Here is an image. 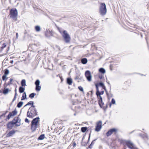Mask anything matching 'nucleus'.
<instances>
[{
	"instance_id": "nucleus-1",
	"label": "nucleus",
	"mask_w": 149,
	"mask_h": 149,
	"mask_svg": "<svg viewBox=\"0 0 149 149\" xmlns=\"http://www.w3.org/2000/svg\"><path fill=\"white\" fill-rule=\"evenodd\" d=\"M38 112L35 106L30 107L28 109L27 113V117L33 118L35 116L38 115Z\"/></svg>"
},
{
	"instance_id": "nucleus-2",
	"label": "nucleus",
	"mask_w": 149,
	"mask_h": 149,
	"mask_svg": "<svg viewBox=\"0 0 149 149\" xmlns=\"http://www.w3.org/2000/svg\"><path fill=\"white\" fill-rule=\"evenodd\" d=\"M40 118L38 117L33 119L31 122V129L32 132H33L36 131L38 123L39 122Z\"/></svg>"
},
{
	"instance_id": "nucleus-3",
	"label": "nucleus",
	"mask_w": 149,
	"mask_h": 149,
	"mask_svg": "<svg viewBox=\"0 0 149 149\" xmlns=\"http://www.w3.org/2000/svg\"><path fill=\"white\" fill-rule=\"evenodd\" d=\"M17 15L18 12L16 8L14 9H12L10 10L9 15L10 17L12 18L14 21H17Z\"/></svg>"
},
{
	"instance_id": "nucleus-4",
	"label": "nucleus",
	"mask_w": 149,
	"mask_h": 149,
	"mask_svg": "<svg viewBox=\"0 0 149 149\" xmlns=\"http://www.w3.org/2000/svg\"><path fill=\"white\" fill-rule=\"evenodd\" d=\"M107 12L106 6L104 3H102L100 7L99 12L102 15H106Z\"/></svg>"
},
{
	"instance_id": "nucleus-5",
	"label": "nucleus",
	"mask_w": 149,
	"mask_h": 149,
	"mask_svg": "<svg viewBox=\"0 0 149 149\" xmlns=\"http://www.w3.org/2000/svg\"><path fill=\"white\" fill-rule=\"evenodd\" d=\"M17 123V121L16 122H15L13 120L12 121L9 122L7 124V128L9 129H11L15 125L17 126H19L20 125H18L16 123Z\"/></svg>"
},
{
	"instance_id": "nucleus-6",
	"label": "nucleus",
	"mask_w": 149,
	"mask_h": 149,
	"mask_svg": "<svg viewBox=\"0 0 149 149\" xmlns=\"http://www.w3.org/2000/svg\"><path fill=\"white\" fill-rule=\"evenodd\" d=\"M17 111L15 109L12 112H10L7 116L6 119L9 120L12 117L16 115L17 113Z\"/></svg>"
},
{
	"instance_id": "nucleus-7",
	"label": "nucleus",
	"mask_w": 149,
	"mask_h": 149,
	"mask_svg": "<svg viewBox=\"0 0 149 149\" xmlns=\"http://www.w3.org/2000/svg\"><path fill=\"white\" fill-rule=\"evenodd\" d=\"M85 76L88 81H90L91 80L92 76L89 70H87L85 72Z\"/></svg>"
},
{
	"instance_id": "nucleus-8",
	"label": "nucleus",
	"mask_w": 149,
	"mask_h": 149,
	"mask_svg": "<svg viewBox=\"0 0 149 149\" xmlns=\"http://www.w3.org/2000/svg\"><path fill=\"white\" fill-rule=\"evenodd\" d=\"M102 127V122L99 121L97 123L95 129V130L97 132L99 131Z\"/></svg>"
},
{
	"instance_id": "nucleus-9",
	"label": "nucleus",
	"mask_w": 149,
	"mask_h": 149,
	"mask_svg": "<svg viewBox=\"0 0 149 149\" xmlns=\"http://www.w3.org/2000/svg\"><path fill=\"white\" fill-rule=\"evenodd\" d=\"M117 131V130L115 128H113L110 129L106 133V135L107 136H110L113 132H116Z\"/></svg>"
},
{
	"instance_id": "nucleus-10",
	"label": "nucleus",
	"mask_w": 149,
	"mask_h": 149,
	"mask_svg": "<svg viewBox=\"0 0 149 149\" xmlns=\"http://www.w3.org/2000/svg\"><path fill=\"white\" fill-rule=\"evenodd\" d=\"M57 28L59 31L62 35L63 38L64 40L65 41V30H63L61 28H60L59 27H57Z\"/></svg>"
},
{
	"instance_id": "nucleus-11",
	"label": "nucleus",
	"mask_w": 149,
	"mask_h": 149,
	"mask_svg": "<svg viewBox=\"0 0 149 149\" xmlns=\"http://www.w3.org/2000/svg\"><path fill=\"white\" fill-rule=\"evenodd\" d=\"M16 131L12 130L10 131L6 135V137H10L13 136L15 132Z\"/></svg>"
},
{
	"instance_id": "nucleus-12",
	"label": "nucleus",
	"mask_w": 149,
	"mask_h": 149,
	"mask_svg": "<svg viewBox=\"0 0 149 149\" xmlns=\"http://www.w3.org/2000/svg\"><path fill=\"white\" fill-rule=\"evenodd\" d=\"M71 38L70 35L66 33V43H69L70 42Z\"/></svg>"
},
{
	"instance_id": "nucleus-13",
	"label": "nucleus",
	"mask_w": 149,
	"mask_h": 149,
	"mask_svg": "<svg viewBox=\"0 0 149 149\" xmlns=\"http://www.w3.org/2000/svg\"><path fill=\"white\" fill-rule=\"evenodd\" d=\"M72 79L70 77H68L67 78V83L69 85L72 84Z\"/></svg>"
},
{
	"instance_id": "nucleus-14",
	"label": "nucleus",
	"mask_w": 149,
	"mask_h": 149,
	"mask_svg": "<svg viewBox=\"0 0 149 149\" xmlns=\"http://www.w3.org/2000/svg\"><path fill=\"white\" fill-rule=\"evenodd\" d=\"M88 62V60L86 58H83L81 59V62L83 64H86Z\"/></svg>"
},
{
	"instance_id": "nucleus-15",
	"label": "nucleus",
	"mask_w": 149,
	"mask_h": 149,
	"mask_svg": "<svg viewBox=\"0 0 149 149\" xmlns=\"http://www.w3.org/2000/svg\"><path fill=\"white\" fill-rule=\"evenodd\" d=\"M10 91V90H9L8 88H4L3 91V93L4 94H6L8 93L9 91Z\"/></svg>"
},
{
	"instance_id": "nucleus-16",
	"label": "nucleus",
	"mask_w": 149,
	"mask_h": 149,
	"mask_svg": "<svg viewBox=\"0 0 149 149\" xmlns=\"http://www.w3.org/2000/svg\"><path fill=\"white\" fill-rule=\"evenodd\" d=\"M6 43H3L2 44V46L1 48L0 49V52H1L4 48L6 47Z\"/></svg>"
},
{
	"instance_id": "nucleus-17",
	"label": "nucleus",
	"mask_w": 149,
	"mask_h": 149,
	"mask_svg": "<svg viewBox=\"0 0 149 149\" xmlns=\"http://www.w3.org/2000/svg\"><path fill=\"white\" fill-rule=\"evenodd\" d=\"M21 86L23 87L26 86V80L24 79H23L21 81Z\"/></svg>"
},
{
	"instance_id": "nucleus-18",
	"label": "nucleus",
	"mask_w": 149,
	"mask_h": 149,
	"mask_svg": "<svg viewBox=\"0 0 149 149\" xmlns=\"http://www.w3.org/2000/svg\"><path fill=\"white\" fill-rule=\"evenodd\" d=\"M14 121H15V122L17 121V123H19L21 121V119L18 117H15L13 120Z\"/></svg>"
},
{
	"instance_id": "nucleus-19",
	"label": "nucleus",
	"mask_w": 149,
	"mask_h": 149,
	"mask_svg": "<svg viewBox=\"0 0 149 149\" xmlns=\"http://www.w3.org/2000/svg\"><path fill=\"white\" fill-rule=\"evenodd\" d=\"M25 90V88L22 86H20L19 88V92L20 93H22L24 92Z\"/></svg>"
},
{
	"instance_id": "nucleus-20",
	"label": "nucleus",
	"mask_w": 149,
	"mask_h": 149,
	"mask_svg": "<svg viewBox=\"0 0 149 149\" xmlns=\"http://www.w3.org/2000/svg\"><path fill=\"white\" fill-rule=\"evenodd\" d=\"M26 95L25 92H24L22 96V97L21 100H23L26 99Z\"/></svg>"
},
{
	"instance_id": "nucleus-21",
	"label": "nucleus",
	"mask_w": 149,
	"mask_h": 149,
	"mask_svg": "<svg viewBox=\"0 0 149 149\" xmlns=\"http://www.w3.org/2000/svg\"><path fill=\"white\" fill-rule=\"evenodd\" d=\"M97 139H95L91 143V144L89 146L88 148H92L93 146L95 143L94 141L97 140Z\"/></svg>"
},
{
	"instance_id": "nucleus-22",
	"label": "nucleus",
	"mask_w": 149,
	"mask_h": 149,
	"mask_svg": "<svg viewBox=\"0 0 149 149\" xmlns=\"http://www.w3.org/2000/svg\"><path fill=\"white\" fill-rule=\"evenodd\" d=\"M99 72L102 74H104L105 72V70L103 68H101L99 70Z\"/></svg>"
},
{
	"instance_id": "nucleus-23",
	"label": "nucleus",
	"mask_w": 149,
	"mask_h": 149,
	"mask_svg": "<svg viewBox=\"0 0 149 149\" xmlns=\"http://www.w3.org/2000/svg\"><path fill=\"white\" fill-rule=\"evenodd\" d=\"M23 102L22 101L19 102L17 104V107L18 108H20L22 105Z\"/></svg>"
},
{
	"instance_id": "nucleus-24",
	"label": "nucleus",
	"mask_w": 149,
	"mask_h": 149,
	"mask_svg": "<svg viewBox=\"0 0 149 149\" xmlns=\"http://www.w3.org/2000/svg\"><path fill=\"white\" fill-rule=\"evenodd\" d=\"M45 135L44 134H42L40 135L38 138V140H43L45 138Z\"/></svg>"
},
{
	"instance_id": "nucleus-25",
	"label": "nucleus",
	"mask_w": 149,
	"mask_h": 149,
	"mask_svg": "<svg viewBox=\"0 0 149 149\" xmlns=\"http://www.w3.org/2000/svg\"><path fill=\"white\" fill-rule=\"evenodd\" d=\"M87 129V128L86 127H82L81 128V131L82 132L84 133L86 131Z\"/></svg>"
},
{
	"instance_id": "nucleus-26",
	"label": "nucleus",
	"mask_w": 149,
	"mask_h": 149,
	"mask_svg": "<svg viewBox=\"0 0 149 149\" xmlns=\"http://www.w3.org/2000/svg\"><path fill=\"white\" fill-rule=\"evenodd\" d=\"M4 74L3 75L7 76L9 73V70L8 69H6L4 70Z\"/></svg>"
},
{
	"instance_id": "nucleus-27",
	"label": "nucleus",
	"mask_w": 149,
	"mask_h": 149,
	"mask_svg": "<svg viewBox=\"0 0 149 149\" xmlns=\"http://www.w3.org/2000/svg\"><path fill=\"white\" fill-rule=\"evenodd\" d=\"M41 88V86H36L35 90L37 91H39L40 90Z\"/></svg>"
},
{
	"instance_id": "nucleus-28",
	"label": "nucleus",
	"mask_w": 149,
	"mask_h": 149,
	"mask_svg": "<svg viewBox=\"0 0 149 149\" xmlns=\"http://www.w3.org/2000/svg\"><path fill=\"white\" fill-rule=\"evenodd\" d=\"M35 29L36 31H40V27L39 26H36L35 27Z\"/></svg>"
},
{
	"instance_id": "nucleus-29",
	"label": "nucleus",
	"mask_w": 149,
	"mask_h": 149,
	"mask_svg": "<svg viewBox=\"0 0 149 149\" xmlns=\"http://www.w3.org/2000/svg\"><path fill=\"white\" fill-rule=\"evenodd\" d=\"M34 102L33 101H29L27 103V105H31V107L32 106H35L33 105Z\"/></svg>"
},
{
	"instance_id": "nucleus-30",
	"label": "nucleus",
	"mask_w": 149,
	"mask_h": 149,
	"mask_svg": "<svg viewBox=\"0 0 149 149\" xmlns=\"http://www.w3.org/2000/svg\"><path fill=\"white\" fill-rule=\"evenodd\" d=\"M95 86H96V94H97L98 93H99V91L98 89V84H95Z\"/></svg>"
},
{
	"instance_id": "nucleus-31",
	"label": "nucleus",
	"mask_w": 149,
	"mask_h": 149,
	"mask_svg": "<svg viewBox=\"0 0 149 149\" xmlns=\"http://www.w3.org/2000/svg\"><path fill=\"white\" fill-rule=\"evenodd\" d=\"M40 83V80L39 79H37L35 81V84L36 86H39Z\"/></svg>"
},
{
	"instance_id": "nucleus-32",
	"label": "nucleus",
	"mask_w": 149,
	"mask_h": 149,
	"mask_svg": "<svg viewBox=\"0 0 149 149\" xmlns=\"http://www.w3.org/2000/svg\"><path fill=\"white\" fill-rule=\"evenodd\" d=\"M36 95V94L34 93H32L31 94H30L29 95V97L31 98H33L35 96V95Z\"/></svg>"
},
{
	"instance_id": "nucleus-33",
	"label": "nucleus",
	"mask_w": 149,
	"mask_h": 149,
	"mask_svg": "<svg viewBox=\"0 0 149 149\" xmlns=\"http://www.w3.org/2000/svg\"><path fill=\"white\" fill-rule=\"evenodd\" d=\"M96 95L97 96V97L99 99L98 100V101H100L101 102H102V97H101V96L100 95V94H99L98 95Z\"/></svg>"
},
{
	"instance_id": "nucleus-34",
	"label": "nucleus",
	"mask_w": 149,
	"mask_h": 149,
	"mask_svg": "<svg viewBox=\"0 0 149 149\" xmlns=\"http://www.w3.org/2000/svg\"><path fill=\"white\" fill-rule=\"evenodd\" d=\"M13 81V79H10V81L8 82V83L6 84V86H7L10 84H12V82Z\"/></svg>"
},
{
	"instance_id": "nucleus-35",
	"label": "nucleus",
	"mask_w": 149,
	"mask_h": 149,
	"mask_svg": "<svg viewBox=\"0 0 149 149\" xmlns=\"http://www.w3.org/2000/svg\"><path fill=\"white\" fill-rule=\"evenodd\" d=\"M139 135L140 136H142L143 138L146 137L147 139H148V136L146 134H144L143 135H142L141 134H139Z\"/></svg>"
},
{
	"instance_id": "nucleus-36",
	"label": "nucleus",
	"mask_w": 149,
	"mask_h": 149,
	"mask_svg": "<svg viewBox=\"0 0 149 149\" xmlns=\"http://www.w3.org/2000/svg\"><path fill=\"white\" fill-rule=\"evenodd\" d=\"M98 102L100 106L101 107H102V106L104 104V103L103 102L102 100V102L100 101H98Z\"/></svg>"
},
{
	"instance_id": "nucleus-37",
	"label": "nucleus",
	"mask_w": 149,
	"mask_h": 149,
	"mask_svg": "<svg viewBox=\"0 0 149 149\" xmlns=\"http://www.w3.org/2000/svg\"><path fill=\"white\" fill-rule=\"evenodd\" d=\"M6 75H3L2 77V79L3 81H4L5 80V79H6V80L8 78V77H6Z\"/></svg>"
},
{
	"instance_id": "nucleus-38",
	"label": "nucleus",
	"mask_w": 149,
	"mask_h": 149,
	"mask_svg": "<svg viewBox=\"0 0 149 149\" xmlns=\"http://www.w3.org/2000/svg\"><path fill=\"white\" fill-rule=\"evenodd\" d=\"M98 84V86H100L102 87L104 85V83L101 82H100Z\"/></svg>"
},
{
	"instance_id": "nucleus-39",
	"label": "nucleus",
	"mask_w": 149,
	"mask_h": 149,
	"mask_svg": "<svg viewBox=\"0 0 149 149\" xmlns=\"http://www.w3.org/2000/svg\"><path fill=\"white\" fill-rule=\"evenodd\" d=\"M78 88L80 91H82V92H84L83 88L81 86H79Z\"/></svg>"
},
{
	"instance_id": "nucleus-40",
	"label": "nucleus",
	"mask_w": 149,
	"mask_h": 149,
	"mask_svg": "<svg viewBox=\"0 0 149 149\" xmlns=\"http://www.w3.org/2000/svg\"><path fill=\"white\" fill-rule=\"evenodd\" d=\"M87 143L85 142H82L81 145L83 146H85L87 145Z\"/></svg>"
},
{
	"instance_id": "nucleus-41",
	"label": "nucleus",
	"mask_w": 149,
	"mask_h": 149,
	"mask_svg": "<svg viewBox=\"0 0 149 149\" xmlns=\"http://www.w3.org/2000/svg\"><path fill=\"white\" fill-rule=\"evenodd\" d=\"M104 91H102L101 92L99 91V93H98L97 94H96V95H98L99 94H100V95H103L104 94Z\"/></svg>"
},
{
	"instance_id": "nucleus-42",
	"label": "nucleus",
	"mask_w": 149,
	"mask_h": 149,
	"mask_svg": "<svg viewBox=\"0 0 149 149\" xmlns=\"http://www.w3.org/2000/svg\"><path fill=\"white\" fill-rule=\"evenodd\" d=\"M115 103H116V101H115V100L113 98L112 99L111 101V103L112 104H115Z\"/></svg>"
},
{
	"instance_id": "nucleus-43",
	"label": "nucleus",
	"mask_w": 149,
	"mask_h": 149,
	"mask_svg": "<svg viewBox=\"0 0 149 149\" xmlns=\"http://www.w3.org/2000/svg\"><path fill=\"white\" fill-rule=\"evenodd\" d=\"M91 133H90L89 134V137H88V142H87V143H88L89 142V141H90V137H91Z\"/></svg>"
},
{
	"instance_id": "nucleus-44",
	"label": "nucleus",
	"mask_w": 149,
	"mask_h": 149,
	"mask_svg": "<svg viewBox=\"0 0 149 149\" xmlns=\"http://www.w3.org/2000/svg\"><path fill=\"white\" fill-rule=\"evenodd\" d=\"M25 121L26 123H28L29 122V120L27 118H26L25 120Z\"/></svg>"
},
{
	"instance_id": "nucleus-45",
	"label": "nucleus",
	"mask_w": 149,
	"mask_h": 149,
	"mask_svg": "<svg viewBox=\"0 0 149 149\" xmlns=\"http://www.w3.org/2000/svg\"><path fill=\"white\" fill-rule=\"evenodd\" d=\"M8 112V111H6V112L5 113H3L2 115H1V116H3L5 115H6V113H7V112Z\"/></svg>"
},
{
	"instance_id": "nucleus-46",
	"label": "nucleus",
	"mask_w": 149,
	"mask_h": 149,
	"mask_svg": "<svg viewBox=\"0 0 149 149\" xmlns=\"http://www.w3.org/2000/svg\"><path fill=\"white\" fill-rule=\"evenodd\" d=\"M72 145L73 146V147H74L76 146V143L75 142H74L72 143Z\"/></svg>"
},
{
	"instance_id": "nucleus-47",
	"label": "nucleus",
	"mask_w": 149,
	"mask_h": 149,
	"mask_svg": "<svg viewBox=\"0 0 149 149\" xmlns=\"http://www.w3.org/2000/svg\"><path fill=\"white\" fill-rule=\"evenodd\" d=\"M99 77L100 79H101L103 78V76L102 75H99Z\"/></svg>"
},
{
	"instance_id": "nucleus-48",
	"label": "nucleus",
	"mask_w": 149,
	"mask_h": 149,
	"mask_svg": "<svg viewBox=\"0 0 149 149\" xmlns=\"http://www.w3.org/2000/svg\"><path fill=\"white\" fill-rule=\"evenodd\" d=\"M16 97H14L12 101V102H14V101L16 100Z\"/></svg>"
},
{
	"instance_id": "nucleus-49",
	"label": "nucleus",
	"mask_w": 149,
	"mask_h": 149,
	"mask_svg": "<svg viewBox=\"0 0 149 149\" xmlns=\"http://www.w3.org/2000/svg\"><path fill=\"white\" fill-rule=\"evenodd\" d=\"M75 79L77 80L78 79H79V77L78 76H77L75 78Z\"/></svg>"
},
{
	"instance_id": "nucleus-50",
	"label": "nucleus",
	"mask_w": 149,
	"mask_h": 149,
	"mask_svg": "<svg viewBox=\"0 0 149 149\" xmlns=\"http://www.w3.org/2000/svg\"><path fill=\"white\" fill-rule=\"evenodd\" d=\"M104 91H105V92H106V93L107 95L108 96V93L107 92V91L106 89H105Z\"/></svg>"
},
{
	"instance_id": "nucleus-51",
	"label": "nucleus",
	"mask_w": 149,
	"mask_h": 149,
	"mask_svg": "<svg viewBox=\"0 0 149 149\" xmlns=\"http://www.w3.org/2000/svg\"><path fill=\"white\" fill-rule=\"evenodd\" d=\"M147 8L148 10H149V3L147 5Z\"/></svg>"
},
{
	"instance_id": "nucleus-52",
	"label": "nucleus",
	"mask_w": 149,
	"mask_h": 149,
	"mask_svg": "<svg viewBox=\"0 0 149 149\" xmlns=\"http://www.w3.org/2000/svg\"><path fill=\"white\" fill-rule=\"evenodd\" d=\"M9 49H10V48H9V47H8L7 48V51H6V53H7L8 52V51L9 50Z\"/></svg>"
},
{
	"instance_id": "nucleus-53",
	"label": "nucleus",
	"mask_w": 149,
	"mask_h": 149,
	"mask_svg": "<svg viewBox=\"0 0 149 149\" xmlns=\"http://www.w3.org/2000/svg\"><path fill=\"white\" fill-rule=\"evenodd\" d=\"M56 48H58V49H59V50L60 49V47L58 46V45H56Z\"/></svg>"
},
{
	"instance_id": "nucleus-54",
	"label": "nucleus",
	"mask_w": 149,
	"mask_h": 149,
	"mask_svg": "<svg viewBox=\"0 0 149 149\" xmlns=\"http://www.w3.org/2000/svg\"><path fill=\"white\" fill-rule=\"evenodd\" d=\"M16 38H18V33H16Z\"/></svg>"
},
{
	"instance_id": "nucleus-55",
	"label": "nucleus",
	"mask_w": 149,
	"mask_h": 149,
	"mask_svg": "<svg viewBox=\"0 0 149 149\" xmlns=\"http://www.w3.org/2000/svg\"><path fill=\"white\" fill-rule=\"evenodd\" d=\"M102 88L103 89H104V90L106 89V87L104 85V86L102 87Z\"/></svg>"
},
{
	"instance_id": "nucleus-56",
	"label": "nucleus",
	"mask_w": 149,
	"mask_h": 149,
	"mask_svg": "<svg viewBox=\"0 0 149 149\" xmlns=\"http://www.w3.org/2000/svg\"><path fill=\"white\" fill-rule=\"evenodd\" d=\"M13 60H11L10 61V63L13 64Z\"/></svg>"
},
{
	"instance_id": "nucleus-57",
	"label": "nucleus",
	"mask_w": 149,
	"mask_h": 149,
	"mask_svg": "<svg viewBox=\"0 0 149 149\" xmlns=\"http://www.w3.org/2000/svg\"><path fill=\"white\" fill-rule=\"evenodd\" d=\"M17 95V93H15V94L14 95V97H16V96Z\"/></svg>"
},
{
	"instance_id": "nucleus-58",
	"label": "nucleus",
	"mask_w": 149,
	"mask_h": 149,
	"mask_svg": "<svg viewBox=\"0 0 149 149\" xmlns=\"http://www.w3.org/2000/svg\"><path fill=\"white\" fill-rule=\"evenodd\" d=\"M60 78L61 80V81H62L63 80V78H62V77H60Z\"/></svg>"
},
{
	"instance_id": "nucleus-59",
	"label": "nucleus",
	"mask_w": 149,
	"mask_h": 149,
	"mask_svg": "<svg viewBox=\"0 0 149 149\" xmlns=\"http://www.w3.org/2000/svg\"><path fill=\"white\" fill-rule=\"evenodd\" d=\"M47 32L45 33V36L47 37H48L49 36H48L47 34Z\"/></svg>"
},
{
	"instance_id": "nucleus-60",
	"label": "nucleus",
	"mask_w": 149,
	"mask_h": 149,
	"mask_svg": "<svg viewBox=\"0 0 149 149\" xmlns=\"http://www.w3.org/2000/svg\"><path fill=\"white\" fill-rule=\"evenodd\" d=\"M109 92H110V94H111V97H112V96H113V95H112V94L111 93V91H110Z\"/></svg>"
},
{
	"instance_id": "nucleus-61",
	"label": "nucleus",
	"mask_w": 149,
	"mask_h": 149,
	"mask_svg": "<svg viewBox=\"0 0 149 149\" xmlns=\"http://www.w3.org/2000/svg\"><path fill=\"white\" fill-rule=\"evenodd\" d=\"M111 104H112L111 103L110 104H109V107H111Z\"/></svg>"
},
{
	"instance_id": "nucleus-62",
	"label": "nucleus",
	"mask_w": 149,
	"mask_h": 149,
	"mask_svg": "<svg viewBox=\"0 0 149 149\" xmlns=\"http://www.w3.org/2000/svg\"><path fill=\"white\" fill-rule=\"evenodd\" d=\"M15 93H17V89L16 88H15Z\"/></svg>"
},
{
	"instance_id": "nucleus-63",
	"label": "nucleus",
	"mask_w": 149,
	"mask_h": 149,
	"mask_svg": "<svg viewBox=\"0 0 149 149\" xmlns=\"http://www.w3.org/2000/svg\"><path fill=\"white\" fill-rule=\"evenodd\" d=\"M28 105H27V104H26V105L24 106V107H26V106H28Z\"/></svg>"
},
{
	"instance_id": "nucleus-64",
	"label": "nucleus",
	"mask_w": 149,
	"mask_h": 149,
	"mask_svg": "<svg viewBox=\"0 0 149 149\" xmlns=\"http://www.w3.org/2000/svg\"><path fill=\"white\" fill-rule=\"evenodd\" d=\"M107 83H108L109 84H110V83H109V82H107Z\"/></svg>"
}]
</instances>
